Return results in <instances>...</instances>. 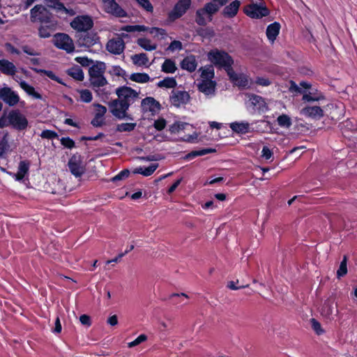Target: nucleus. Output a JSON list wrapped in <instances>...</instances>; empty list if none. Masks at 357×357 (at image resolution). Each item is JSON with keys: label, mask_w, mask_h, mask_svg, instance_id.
I'll return each instance as SVG.
<instances>
[{"label": "nucleus", "mask_w": 357, "mask_h": 357, "mask_svg": "<svg viewBox=\"0 0 357 357\" xmlns=\"http://www.w3.org/2000/svg\"><path fill=\"white\" fill-rule=\"evenodd\" d=\"M118 98L108 102L110 112L118 119L132 120L131 114H128L130 106L139 98V92L130 86H122L116 89Z\"/></svg>", "instance_id": "f257e3e1"}, {"label": "nucleus", "mask_w": 357, "mask_h": 357, "mask_svg": "<svg viewBox=\"0 0 357 357\" xmlns=\"http://www.w3.org/2000/svg\"><path fill=\"white\" fill-rule=\"evenodd\" d=\"M30 167L29 160H21L19 162L17 172L14 175L16 181H22L28 174Z\"/></svg>", "instance_id": "393cba45"}, {"label": "nucleus", "mask_w": 357, "mask_h": 357, "mask_svg": "<svg viewBox=\"0 0 357 357\" xmlns=\"http://www.w3.org/2000/svg\"><path fill=\"white\" fill-rule=\"evenodd\" d=\"M243 13L252 19H261L269 15L270 10L264 3H252L244 6Z\"/></svg>", "instance_id": "20e7f679"}, {"label": "nucleus", "mask_w": 357, "mask_h": 357, "mask_svg": "<svg viewBox=\"0 0 357 357\" xmlns=\"http://www.w3.org/2000/svg\"><path fill=\"white\" fill-rule=\"evenodd\" d=\"M312 322V328L316 332L317 335H321L324 333V331L322 329L320 323L317 321L315 319L312 318L311 319Z\"/></svg>", "instance_id": "680f3d73"}, {"label": "nucleus", "mask_w": 357, "mask_h": 357, "mask_svg": "<svg viewBox=\"0 0 357 357\" xmlns=\"http://www.w3.org/2000/svg\"><path fill=\"white\" fill-rule=\"evenodd\" d=\"M68 167L71 174L75 177H80L85 171L82 165L80 155H73L68 161Z\"/></svg>", "instance_id": "2eb2a0df"}, {"label": "nucleus", "mask_w": 357, "mask_h": 357, "mask_svg": "<svg viewBox=\"0 0 357 357\" xmlns=\"http://www.w3.org/2000/svg\"><path fill=\"white\" fill-rule=\"evenodd\" d=\"M105 11L117 17H126L128 14L115 0H111L105 4Z\"/></svg>", "instance_id": "f3484780"}, {"label": "nucleus", "mask_w": 357, "mask_h": 357, "mask_svg": "<svg viewBox=\"0 0 357 357\" xmlns=\"http://www.w3.org/2000/svg\"><path fill=\"white\" fill-rule=\"evenodd\" d=\"M40 136L43 139H52L59 137L58 134L55 131L51 130H43L42 132L40 133Z\"/></svg>", "instance_id": "3c124183"}, {"label": "nucleus", "mask_w": 357, "mask_h": 357, "mask_svg": "<svg viewBox=\"0 0 357 357\" xmlns=\"http://www.w3.org/2000/svg\"><path fill=\"white\" fill-rule=\"evenodd\" d=\"M108 73L112 76L122 77L126 76V72L119 66H114L108 71Z\"/></svg>", "instance_id": "de8ad7c7"}, {"label": "nucleus", "mask_w": 357, "mask_h": 357, "mask_svg": "<svg viewBox=\"0 0 357 357\" xmlns=\"http://www.w3.org/2000/svg\"><path fill=\"white\" fill-rule=\"evenodd\" d=\"M5 47H6V51L10 54H20V51L10 43H6L5 44Z\"/></svg>", "instance_id": "338daca9"}, {"label": "nucleus", "mask_w": 357, "mask_h": 357, "mask_svg": "<svg viewBox=\"0 0 357 357\" xmlns=\"http://www.w3.org/2000/svg\"><path fill=\"white\" fill-rule=\"evenodd\" d=\"M22 50L25 54L30 55V56H38L40 55V53L36 52L33 47L29 46V45H23L22 46Z\"/></svg>", "instance_id": "e2e57ef3"}, {"label": "nucleus", "mask_w": 357, "mask_h": 357, "mask_svg": "<svg viewBox=\"0 0 357 357\" xmlns=\"http://www.w3.org/2000/svg\"><path fill=\"white\" fill-rule=\"evenodd\" d=\"M106 70V64L102 61H96L89 69V77H93L98 75H104Z\"/></svg>", "instance_id": "cd10ccee"}, {"label": "nucleus", "mask_w": 357, "mask_h": 357, "mask_svg": "<svg viewBox=\"0 0 357 357\" xmlns=\"http://www.w3.org/2000/svg\"><path fill=\"white\" fill-rule=\"evenodd\" d=\"M31 21L33 23L44 24L52 20V15L49 10L43 5H36L30 11Z\"/></svg>", "instance_id": "39448f33"}, {"label": "nucleus", "mask_w": 357, "mask_h": 357, "mask_svg": "<svg viewBox=\"0 0 357 357\" xmlns=\"http://www.w3.org/2000/svg\"><path fill=\"white\" fill-rule=\"evenodd\" d=\"M68 75L77 81H83L84 78L82 69L79 66H74L69 68L67 71Z\"/></svg>", "instance_id": "473e14b6"}, {"label": "nucleus", "mask_w": 357, "mask_h": 357, "mask_svg": "<svg viewBox=\"0 0 357 357\" xmlns=\"http://www.w3.org/2000/svg\"><path fill=\"white\" fill-rule=\"evenodd\" d=\"M56 23L53 20L50 22L40 24L38 27V36L41 38H50L52 33L56 30Z\"/></svg>", "instance_id": "aec40b11"}, {"label": "nucleus", "mask_w": 357, "mask_h": 357, "mask_svg": "<svg viewBox=\"0 0 357 357\" xmlns=\"http://www.w3.org/2000/svg\"><path fill=\"white\" fill-rule=\"evenodd\" d=\"M137 124L135 123H122L116 126L117 132H131L135 130Z\"/></svg>", "instance_id": "37998d69"}, {"label": "nucleus", "mask_w": 357, "mask_h": 357, "mask_svg": "<svg viewBox=\"0 0 357 357\" xmlns=\"http://www.w3.org/2000/svg\"><path fill=\"white\" fill-rule=\"evenodd\" d=\"M0 72L6 75L13 76L17 72L15 64L5 59L0 60Z\"/></svg>", "instance_id": "5701e85b"}, {"label": "nucleus", "mask_w": 357, "mask_h": 357, "mask_svg": "<svg viewBox=\"0 0 357 357\" xmlns=\"http://www.w3.org/2000/svg\"><path fill=\"white\" fill-rule=\"evenodd\" d=\"M0 99L10 107L15 106L20 101L18 94L9 87L0 89Z\"/></svg>", "instance_id": "ddd939ff"}, {"label": "nucleus", "mask_w": 357, "mask_h": 357, "mask_svg": "<svg viewBox=\"0 0 357 357\" xmlns=\"http://www.w3.org/2000/svg\"><path fill=\"white\" fill-rule=\"evenodd\" d=\"M227 75L229 80L239 89H250V79L248 76L243 73H236L232 68L228 72Z\"/></svg>", "instance_id": "f8f14e48"}, {"label": "nucleus", "mask_w": 357, "mask_h": 357, "mask_svg": "<svg viewBox=\"0 0 357 357\" xmlns=\"http://www.w3.org/2000/svg\"><path fill=\"white\" fill-rule=\"evenodd\" d=\"M216 149L212 148L202 149L200 150L192 151L185 155V159L187 160H192L197 156H202L208 153H215Z\"/></svg>", "instance_id": "c85d7f7f"}, {"label": "nucleus", "mask_w": 357, "mask_h": 357, "mask_svg": "<svg viewBox=\"0 0 357 357\" xmlns=\"http://www.w3.org/2000/svg\"><path fill=\"white\" fill-rule=\"evenodd\" d=\"M230 128L236 133L244 135L250 132V123L248 122H233L229 125Z\"/></svg>", "instance_id": "a878e982"}, {"label": "nucleus", "mask_w": 357, "mask_h": 357, "mask_svg": "<svg viewBox=\"0 0 357 357\" xmlns=\"http://www.w3.org/2000/svg\"><path fill=\"white\" fill-rule=\"evenodd\" d=\"M190 100V96L189 93L178 89H173L169 96L171 104L177 108L185 105L189 102Z\"/></svg>", "instance_id": "9d476101"}, {"label": "nucleus", "mask_w": 357, "mask_h": 357, "mask_svg": "<svg viewBox=\"0 0 357 357\" xmlns=\"http://www.w3.org/2000/svg\"><path fill=\"white\" fill-rule=\"evenodd\" d=\"M158 166L159 165L158 163H153L147 167H144L142 175L144 176H149L152 175Z\"/></svg>", "instance_id": "6e6d98bb"}, {"label": "nucleus", "mask_w": 357, "mask_h": 357, "mask_svg": "<svg viewBox=\"0 0 357 357\" xmlns=\"http://www.w3.org/2000/svg\"><path fill=\"white\" fill-rule=\"evenodd\" d=\"M146 29L144 25H126L121 28V31L126 32L144 31Z\"/></svg>", "instance_id": "49530a36"}, {"label": "nucleus", "mask_w": 357, "mask_h": 357, "mask_svg": "<svg viewBox=\"0 0 357 357\" xmlns=\"http://www.w3.org/2000/svg\"><path fill=\"white\" fill-rule=\"evenodd\" d=\"M167 121L164 118H159L158 119L155 120L153 123L154 128L158 131H161L165 129Z\"/></svg>", "instance_id": "bf43d9fd"}, {"label": "nucleus", "mask_w": 357, "mask_h": 357, "mask_svg": "<svg viewBox=\"0 0 357 357\" xmlns=\"http://www.w3.org/2000/svg\"><path fill=\"white\" fill-rule=\"evenodd\" d=\"M162 71L165 73H174L177 70L175 62L170 59H166L162 65Z\"/></svg>", "instance_id": "c9c22d12"}, {"label": "nucleus", "mask_w": 357, "mask_h": 357, "mask_svg": "<svg viewBox=\"0 0 357 357\" xmlns=\"http://www.w3.org/2000/svg\"><path fill=\"white\" fill-rule=\"evenodd\" d=\"M79 321L84 326H90L91 325V317L87 314H82L79 317Z\"/></svg>", "instance_id": "774afa93"}, {"label": "nucleus", "mask_w": 357, "mask_h": 357, "mask_svg": "<svg viewBox=\"0 0 357 357\" xmlns=\"http://www.w3.org/2000/svg\"><path fill=\"white\" fill-rule=\"evenodd\" d=\"M186 126H188L187 123L176 121L173 124L169 126V130L171 133H178L181 130H183Z\"/></svg>", "instance_id": "c03bdc74"}, {"label": "nucleus", "mask_w": 357, "mask_h": 357, "mask_svg": "<svg viewBox=\"0 0 357 357\" xmlns=\"http://www.w3.org/2000/svg\"><path fill=\"white\" fill-rule=\"evenodd\" d=\"M301 114L305 117L320 119L324 116V110L319 106H307L303 107Z\"/></svg>", "instance_id": "6ab92c4d"}, {"label": "nucleus", "mask_w": 357, "mask_h": 357, "mask_svg": "<svg viewBox=\"0 0 357 357\" xmlns=\"http://www.w3.org/2000/svg\"><path fill=\"white\" fill-rule=\"evenodd\" d=\"M107 50L115 55L122 54L125 49V43L123 40L120 38H114L108 40L106 45Z\"/></svg>", "instance_id": "dca6fc26"}, {"label": "nucleus", "mask_w": 357, "mask_h": 357, "mask_svg": "<svg viewBox=\"0 0 357 357\" xmlns=\"http://www.w3.org/2000/svg\"><path fill=\"white\" fill-rule=\"evenodd\" d=\"M229 0H211L204 4L202 8L195 12V21L200 26H205L211 22L221 7L225 6Z\"/></svg>", "instance_id": "f03ea898"}, {"label": "nucleus", "mask_w": 357, "mask_h": 357, "mask_svg": "<svg viewBox=\"0 0 357 357\" xmlns=\"http://www.w3.org/2000/svg\"><path fill=\"white\" fill-rule=\"evenodd\" d=\"M54 45L59 49L71 53L75 50V46L71 38L66 33H58L54 36Z\"/></svg>", "instance_id": "6e6552de"}, {"label": "nucleus", "mask_w": 357, "mask_h": 357, "mask_svg": "<svg viewBox=\"0 0 357 357\" xmlns=\"http://www.w3.org/2000/svg\"><path fill=\"white\" fill-rule=\"evenodd\" d=\"M49 1L52 3L50 7L53 8L58 14H73V11L70 12L59 0H50Z\"/></svg>", "instance_id": "7c9ffc66"}, {"label": "nucleus", "mask_w": 357, "mask_h": 357, "mask_svg": "<svg viewBox=\"0 0 357 357\" xmlns=\"http://www.w3.org/2000/svg\"><path fill=\"white\" fill-rule=\"evenodd\" d=\"M20 86L28 95L31 96L34 98L38 100H41L43 98L42 95L36 91L34 87L29 85L25 81H21Z\"/></svg>", "instance_id": "2f4dec72"}, {"label": "nucleus", "mask_w": 357, "mask_h": 357, "mask_svg": "<svg viewBox=\"0 0 357 357\" xmlns=\"http://www.w3.org/2000/svg\"><path fill=\"white\" fill-rule=\"evenodd\" d=\"M94 107H96L95 116L102 118L107 112L106 107L98 103L94 104Z\"/></svg>", "instance_id": "13d9d810"}, {"label": "nucleus", "mask_w": 357, "mask_h": 357, "mask_svg": "<svg viewBox=\"0 0 357 357\" xmlns=\"http://www.w3.org/2000/svg\"><path fill=\"white\" fill-rule=\"evenodd\" d=\"M201 77L205 79L204 80H212L214 77V70L212 67L203 69Z\"/></svg>", "instance_id": "864d4df0"}, {"label": "nucleus", "mask_w": 357, "mask_h": 357, "mask_svg": "<svg viewBox=\"0 0 357 357\" xmlns=\"http://www.w3.org/2000/svg\"><path fill=\"white\" fill-rule=\"evenodd\" d=\"M130 175V171L128 169H123L118 174L112 178V181L115 182L116 181H120L124 178H126Z\"/></svg>", "instance_id": "052dcab7"}, {"label": "nucleus", "mask_w": 357, "mask_h": 357, "mask_svg": "<svg viewBox=\"0 0 357 357\" xmlns=\"http://www.w3.org/2000/svg\"><path fill=\"white\" fill-rule=\"evenodd\" d=\"M60 142L61 145H63L65 148L72 149L75 146V142L73 139L69 137H61L60 139Z\"/></svg>", "instance_id": "603ef678"}, {"label": "nucleus", "mask_w": 357, "mask_h": 357, "mask_svg": "<svg viewBox=\"0 0 357 357\" xmlns=\"http://www.w3.org/2000/svg\"><path fill=\"white\" fill-rule=\"evenodd\" d=\"M79 93L81 100L86 103L90 102L93 99L92 93L88 89L81 90Z\"/></svg>", "instance_id": "8fccbe9b"}, {"label": "nucleus", "mask_w": 357, "mask_h": 357, "mask_svg": "<svg viewBox=\"0 0 357 357\" xmlns=\"http://www.w3.org/2000/svg\"><path fill=\"white\" fill-rule=\"evenodd\" d=\"M71 27L79 32H86L93 26V21L89 15H78L70 22Z\"/></svg>", "instance_id": "1a4fd4ad"}, {"label": "nucleus", "mask_w": 357, "mask_h": 357, "mask_svg": "<svg viewBox=\"0 0 357 357\" xmlns=\"http://www.w3.org/2000/svg\"><path fill=\"white\" fill-rule=\"evenodd\" d=\"M255 83L262 86H268L271 84V82L268 78L257 77Z\"/></svg>", "instance_id": "69168bd1"}, {"label": "nucleus", "mask_w": 357, "mask_h": 357, "mask_svg": "<svg viewBox=\"0 0 357 357\" xmlns=\"http://www.w3.org/2000/svg\"><path fill=\"white\" fill-rule=\"evenodd\" d=\"M240 6L241 1L239 0H234L229 5H225L222 10V15L227 18H233L237 15Z\"/></svg>", "instance_id": "412c9836"}, {"label": "nucleus", "mask_w": 357, "mask_h": 357, "mask_svg": "<svg viewBox=\"0 0 357 357\" xmlns=\"http://www.w3.org/2000/svg\"><path fill=\"white\" fill-rule=\"evenodd\" d=\"M208 59L218 68L225 69L227 74L233 68L234 59L225 51L212 50L208 53Z\"/></svg>", "instance_id": "7ed1b4c3"}, {"label": "nucleus", "mask_w": 357, "mask_h": 357, "mask_svg": "<svg viewBox=\"0 0 357 357\" xmlns=\"http://www.w3.org/2000/svg\"><path fill=\"white\" fill-rule=\"evenodd\" d=\"M8 121L15 130L18 131L26 130L29 125L26 117L17 109L9 112Z\"/></svg>", "instance_id": "423d86ee"}, {"label": "nucleus", "mask_w": 357, "mask_h": 357, "mask_svg": "<svg viewBox=\"0 0 357 357\" xmlns=\"http://www.w3.org/2000/svg\"><path fill=\"white\" fill-rule=\"evenodd\" d=\"M146 340H147V335L145 334H141L135 340L129 342L128 344V347L129 348L134 347L139 345V344L145 342Z\"/></svg>", "instance_id": "5fc2aeb1"}, {"label": "nucleus", "mask_w": 357, "mask_h": 357, "mask_svg": "<svg viewBox=\"0 0 357 357\" xmlns=\"http://www.w3.org/2000/svg\"><path fill=\"white\" fill-rule=\"evenodd\" d=\"M130 79L137 83H146L150 80V77L145 73H135L130 75Z\"/></svg>", "instance_id": "58836bf2"}, {"label": "nucleus", "mask_w": 357, "mask_h": 357, "mask_svg": "<svg viewBox=\"0 0 357 357\" xmlns=\"http://www.w3.org/2000/svg\"><path fill=\"white\" fill-rule=\"evenodd\" d=\"M197 67L196 57L193 54L185 56L181 62V68L190 73H193Z\"/></svg>", "instance_id": "4be33fe9"}, {"label": "nucleus", "mask_w": 357, "mask_h": 357, "mask_svg": "<svg viewBox=\"0 0 357 357\" xmlns=\"http://www.w3.org/2000/svg\"><path fill=\"white\" fill-rule=\"evenodd\" d=\"M278 124L284 128L289 129L292 125L291 118L287 115L282 114L277 118Z\"/></svg>", "instance_id": "ea45409f"}, {"label": "nucleus", "mask_w": 357, "mask_h": 357, "mask_svg": "<svg viewBox=\"0 0 357 357\" xmlns=\"http://www.w3.org/2000/svg\"><path fill=\"white\" fill-rule=\"evenodd\" d=\"M10 146L8 144V133H6L0 139V157L5 156Z\"/></svg>", "instance_id": "a19ab883"}, {"label": "nucleus", "mask_w": 357, "mask_h": 357, "mask_svg": "<svg viewBox=\"0 0 357 357\" xmlns=\"http://www.w3.org/2000/svg\"><path fill=\"white\" fill-rule=\"evenodd\" d=\"M325 96L322 93L317 95H312L310 93H305L303 96L302 100L305 102H314L324 100Z\"/></svg>", "instance_id": "a18cd8bd"}, {"label": "nucleus", "mask_w": 357, "mask_h": 357, "mask_svg": "<svg viewBox=\"0 0 357 357\" xmlns=\"http://www.w3.org/2000/svg\"><path fill=\"white\" fill-rule=\"evenodd\" d=\"M31 69L34 71L35 73H38V74H43L45 75H46L47 77H48L50 79H51L52 80H54L55 82H56L57 83L59 84H63V82H62V79L59 77L58 76H56L53 71L52 70H45V69H40V68H31Z\"/></svg>", "instance_id": "72a5a7b5"}, {"label": "nucleus", "mask_w": 357, "mask_h": 357, "mask_svg": "<svg viewBox=\"0 0 357 357\" xmlns=\"http://www.w3.org/2000/svg\"><path fill=\"white\" fill-rule=\"evenodd\" d=\"M192 0H178L172 10L168 13V20L174 22L182 16L190 8Z\"/></svg>", "instance_id": "0eeeda50"}, {"label": "nucleus", "mask_w": 357, "mask_h": 357, "mask_svg": "<svg viewBox=\"0 0 357 357\" xmlns=\"http://www.w3.org/2000/svg\"><path fill=\"white\" fill-rule=\"evenodd\" d=\"M158 87L174 89L176 86L177 82L174 77H165L157 84Z\"/></svg>", "instance_id": "4c0bfd02"}, {"label": "nucleus", "mask_w": 357, "mask_h": 357, "mask_svg": "<svg viewBox=\"0 0 357 357\" xmlns=\"http://www.w3.org/2000/svg\"><path fill=\"white\" fill-rule=\"evenodd\" d=\"M280 24L278 22H274L268 25L266 34L270 42L273 43L275 40L280 33Z\"/></svg>", "instance_id": "b1692460"}, {"label": "nucleus", "mask_w": 357, "mask_h": 357, "mask_svg": "<svg viewBox=\"0 0 357 357\" xmlns=\"http://www.w3.org/2000/svg\"><path fill=\"white\" fill-rule=\"evenodd\" d=\"M273 151L267 146H264L261 151V157L266 160H269L273 157Z\"/></svg>", "instance_id": "0e129e2a"}, {"label": "nucleus", "mask_w": 357, "mask_h": 357, "mask_svg": "<svg viewBox=\"0 0 357 357\" xmlns=\"http://www.w3.org/2000/svg\"><path fill=\"white\" fill-rule=\"evenodd\" d=\"M99 37L97 33L84 32L78 36L77 45L80 47L89 48L98 43Z\"/></svg>", "instance_id": "4468645a"}, {"label": "nucleus", "mask_w": 357, "mask_h": 357, "mask_svg": "<svg viewBox=\"0 0 357 357\" xmlns=\"http://www.w3.org/2000/svg\"><path fill=\"white\" fill-rule=\"evenodd\" d=\"M132 60L135 65L141 66H146L149 62V58L145 53L136 54L132 56Z\"/></svg>", "instance_id": "e433bc0d"}, {"label": "nucleus", "mask_w": 357, "mask_h": 357, "mask_svg": "<svg viewBox=\"0 0 357 357\" xmlns=\"http://www.w3.org/2000/svg\"><path fill=\"white\" fill-rule=\"evenodd\" d=\"M160 109V103L153 97H146L141 102V110L143 114H149L151 116H155Z\"/></svg>", "instance_id": "9b49d317"}, {"label": "nucleus", "mask_w": 357, "mask_h": 357, "mask_svg": "<svg viewBox=\"0 0 357 357\" xmlns=\"http://www.w3.org/2000/svg\"><path fill=\"white\" fill-rule=\"evenodd\" d=\"M248 97L255 111L259 113H264L268 111V107L264 98L256 94H250Z\"/></svg>", "instance_id": "a211bd4d"}, {"label": "nucleus", "mask_w": 357, "mask_h": 357, "mask_svg": "<svg viewBox=\"0 0 357 357\" xmlns=\"http://www.w3.org/2000/svg\"><path fill=\"white\" fill-rule=\"evenodd\" d=\"M75 60L83 67H88L93 63V61L86 56H77Z\"/></svg>", "instance_id": "4d7b16f0"}, {"label": "nucleus", "mask_w": 357, "mask_h": 357, "mask_svg": "<svg viewBox=\"0 0 357 357\" xmlns=\"http://www.w3.org/2000/svg\"><path fill=\"white\" fill-rule=\"evenodd\" d=\"M139 6L149 13H153V7L149 0H136Z\"/></svg>", "instance_id": "09e8293b"}, {"label": "nucleus", "mask_w": 357, "mask_h": 357, "mask_svg": "<svg viewBox=\"0 0 357 357\" xmlns=\"http://www.w3.org/2000/svg\"><path fill=\"white\" fill-rule=\"evenodd\" d=\"M137 43L146 51H153L157 48V45L155 44H152L151 40L146 38H138Z\"/></svg>", "instance_id": "f704fd0d"}, {"label": "nucleus", "mask_w": 357, "mask_h": 357, "mask_svg": "<svg viewBox=\"0 0 357 357\" xmlns=\"http://www.w3.org/2000/svg\"><path fill=\"white\" fill-rule=\"evenodd\" d=\"M216 83L213 80H203L198 86L199 91L206 95L213 94L215 92Z\"/></svg>", "instance_id": "bb28decb"}, {"label": "nucleus", "mask_w": 357, "mask_h": 357, "mask_svg": "<svg viewBox=\"0 0 357 357\" xmlns=\"http://www.w3.org/2000/svg\"><path fill=\"white\" fill-rule=\"evenodd\" d=\"M92 89L96 90L101 86H104L107 84V81L104 75H98L91 77L89 78Z\"/></svg>", "instance_id": "c756f323"}, {"label": "nucleus", "mask_w": 357, "mask_h": 357, "mask_svg": "<svg viewBox=\"0 0 357 357\" xmlns=\"http://www.w3.org/2000/svg\"><path fill=\"white\" fill-rule=\"evenodd\" d=\"M347 257L346 255H344L342 261L340 262L339 268L337 271V278H340L344 276L347 273Z\"/></svg>", "instance_id": "79ce46f5"}]
</instances>
